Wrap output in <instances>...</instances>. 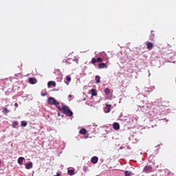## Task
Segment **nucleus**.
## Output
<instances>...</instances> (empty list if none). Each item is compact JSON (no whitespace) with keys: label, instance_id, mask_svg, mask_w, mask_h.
<instances>
[{"label":"nucleus","instance_id":"a878e982","mask_svg":"<svg viewBox=\"0 0 176 176\" xmlns=\"http://www.w3.org/2000/svg\"><path fill=\"white\" fill-rule=\"evenodd\" d=\"M66 79H67V82H71V76H67L66 77Z\"/></svg>","mask_w":176,"mask_h":176},{"label":"nucleus","instance_id":"2eb2a0df","mask_svg":"<svg viewBox=\"0 0 176 176\" xmlns=\"http://www.w3.org/2000/svg\"><path fill=\"white\" fill-rule=\"evenodd\" d=\"M67 174L69 175H75V170L74 169H70L67 170Z\"/></svg>","mask_w":176,"mask_h":176},{"label":"nucleus","instance_id":"f3484780","mask_svg":"<svg viewBox=\"0 0 176 176\" xmlns=\"http://www.w3.org/2000/svg\"><path fill=\"white\" fill-rule=\"evenodd\" d=\"M54 105H56L59 111H63V107H60V103L58 102H56Z\"/></svg>","mask_w":176,"mask_h":176},{"label":"nucleus","instance_id":"bb28decb","mask_svg":"<svg viewBox=\"0 0 176 176\" xmlns=\"http://www.w3.org/2000/svg\"><path fill=\"white\" fill-rule=\"evenodd\" d=\"M41 96H42L43 97H45V96H47V92L41 93Z\"/></svg>","mask_w":176,"mask_h":176},{"label":"nucleus","instance_id":"4468645a","mask_svg":"<svg viewBox=\"0 0 176 176\" xmlns=\"http://www.w3.org/2000/svg\"><path fill=\"white\" fill-rule=\"evenodd\" d=\"M48 87H50V86H54V87H56V82L54 81H50L47 83Z\"/></svg>","mask_w":176,"mask_h":176},{"label":"nucleus","instance_id":"0eeeda50","mask_svg":"<svg viewBox=\"0 0 176 176\" xmlns=\"http://www.w3.org/2000/svg\"><path fill=\"white\" fill-rule=\"evenodd\" d=\"M146 48L148 50H151V49H153V43H152L151 42H147Z\"/></svg>","mask_w":176,"mask_h":176},{"label":"nucleus","instance_id":"39448f33","mask_svg":"<svg viewBox=\"0 0 176 176\" xmlns=\"http://www.w3.org/2000/svg\"><path fill=\"white\" fill-rule=\"evenodd\" d=\"M28 80L30 85H35L38 82V80L35 78H30Z\"/></svg>","mask_w":176,"mask_h":176},{"label":"nucleus","instance_id":"dca6fc26","mask_svg":"<svg viewBox=\"0 0 176 176\" xmlns=\"http://www.w3.org/2000/svg\"><path fill=\"white\" fill-rule=\"evenodd\" d=\"M104 94L106 96H109V94H111V89L109 88H106L104 89Z\"/></svg>","mask_w":176,"mask_h":176},{"label":"nucleus","instance_id":"9b49d317","mask_svg":"<svg viewBox=\"0 0 176 176\" xmlns=\"http://www.w3.org/2000/svg\"><path fill=\"white\" fill-rule=\"evenodd\" d=\"M79 134H82V135H86V134H87V131L86 130V129L82 128L80 130Z\"/></svg>","mask_w":176,"mask_h":176},{"label":"nucleus","instance_id":"9d476101","mask_svg":"<svg viewBox=\"0 0 176 176\" xmlns=\"http://www.w3.org/2000/svg\"><path fill=\"white\" fill-rule=\"evenodd\" d=\"M111 104H107L105 107L104 112H106V113H109V112H111Z\"/></svg>","mask_w":176,"mask_h":176},{"label":"nucleus","instance_id":"b1692460","mask_svg":"<svg viewBox=\"0 0 176 176\" xmlns=\"http://www.w3.org/2000/svg\"><path fill=\"white\" fill-rule=\"evenodd\" d=\"M91 63V64H96V63H97V59L95 58H92Z\"/></svg>","mask_w":176,"mask_h":176},{"label":"nucleus","instance_id":"20e7f679","mask_svg":"<svg viewBox=\"0 0 176 176\" xmlns=\"http://www.w3.org/2000/svg\"><path fill=\"white\" fill-rule=\"evenodd\" d=\"M98 68H99V69H102L104 68H108V65H107V63H99L98 65Z\"/></svg>","mask_w":176,"mask_h":176},{"label":"nucleus","instance_id":"6ab92c4d","mask_svg":"<svg viewBox=\"0 0 176 176\" xmlns=\"http://www.w3.org/2000/svg\"><path fill=\"white\" fill-rule=\"evenodd\" d=\"M153 32H155V31H151V34L149 36L151 41H153L155 39V34H153Z\"/></svg>","mask_w":176,"mask_h":176},{"label":"nucleus","instance_id":"cd10ccee","mask_svg":"<svg viewBox=\"0 0 176 176\" xmlns=\"http://www.w3.org/2000/svg\"><path fill=\"white\" fill-rule=\"evenodd\" d=\"M14 107H15L16 108H18V107H19V104L14 103Z\"/></svg>","mask_w":176,"mask_h":176},{"label":"nucleus","instance_id":"f03ea898","mask_svg":"<svg viewBox=\"0 0 176 176\" xmlns=\"http://www.w3.org/2000/svg\"><path fill=\"white\" fill-rule=\"evenodd\" d=\"M57 102V100L53 97H50L47 100V104L50 105H54Z\"/></svg>","mask_w":176,"mask_h":176},{"label":"nucleus","instance_id":"c85d7f7f","mask_svg":"<svg viewBox=\"0 0 176 176\" xmlns=\"http://www.w3.org/2000/svg\"><path fill=\"white\" fill-rule=\"evenodd\" d=\"M69 98H72V95H69Z\"/></svg>","mask_w":176,"mask_h":176},{"label":"nucleus","instance_id":"1a4fd4ad","mask_svg":"<svg viewBox=\"0 0 176 176\" xmlns=\"http://www.w3.org/2000/svg\"><path fill=\"white\" fill-rule=\"evenodd\" d=\"M91 162L93 163V164H96L98 162V157L96 156L93 157L91 159Z\"/></svg>","mask_w":176,"mask_h":176},{"label":"nucleus","instance_id":"f257e3e1","mask_svg":"<svg viewBox=\"0 0 176 176\" xmlns=\"http://www.w3.org/2000/svg\"><path fill=\"white\" fill-rule=\"evenodd\" d=\"M62 112H63V113H65L66 116H69V117H71L72 116V115H74V113L72 112V111L69 109L68 106H63L62 107Z\"/></svg>","mask_w":176,"mask_h":176},{"label":"nucleus","instance_id":"393cba45","mask_svg":"<svg viewBox=\"0 0 176 176\" xmlns=\"http://www.w3.org/2000/svg\"><path fill=\"white\" fill-rule=\"evenodd\" d=\"M97 63H102V58L98 57L96 58Z\"/></svg>","mask_w":176,"mask_h":176},{"label":"nucleus","instance_id":"423d86ee","mask_svg":"<svg viewBox=\"0 0 176 176\" xmlns=\"http://www.w3.org/2000/svg\"><path fill=\"white\" fill-rule=\"evenodd\" d=\"M113 127L114 130H120V125H119V123L114 122L113 124Z\"/></svg>","mask_w":176,"mask_h":176},{"label":"nucleus","instance_id":"7ed1b4c3","mask_svg":"<svg viewBox=\"0 0 176 176\" xmlns=\"http://www.w3.org/2000/svg\"><path fill=\"white\" fill-rule=\"evenodd\" d=\"M152 170L153 168H152V166H146L144 168V171L145 173H152Z\"/></svg>","mask_w":176,"mask_h":176},{"label":"nucleus","instance_id":"ddd939ff","mask_svg":"<svg viewBox=\"0 0 176 176\" xmlns=\"http://www.w3.org/2000/svg\"><path fill=\"white\" fill-rule=\"evenodd\" d=\"M25 168L27 170H30V168H32V162H29L28 164H26Z\"/></svg>","mask_w":176,"mask_h":176},{"label":"nucleus","instance_id":"f8f14e48","mask_svg":"<svg viewBox=\"0 0 176 176\" xmlns=\"http://www.w3.org/2000/svg\"><path fill=\"white\" fill-rule=\"evenodd\" d=\"M91 94L92 97H94L96 96H97V91L94 89H92L90 90Z\"/></svg>","mask_w":176,"mask_h":176},{"label":"nucleus","instance_id":"412c9836","mask_svg":"<svg viewBox=\"0 0 176 176\" xmlns=\"http://www.w3.org/2000/svg\"><path fill=\"white\" fill-rule=\"evenodd\" d=\"M95 79L96 80V83H100L101 80H100V76H96Z\"/></svg>","mask_w":176,"mask_h":176},{"label":"nucleus","instance_id":"c756f323","mask_svg":"<svg viewBox=\"0 0 176 176\" xmlns=\"http://www.w3.org/2000/svg\"><path fill=\"white\" fill-rule=\"evenodd\" d=\"M67 85H68V83L66 82Z\"/></svg>","mask_w":176,"mask_h":176},{"label":"nucleus","instance_id":"aec40b11","mask_svg":"<svg viewBox=\"0 0 176 176\" xmlns=\"http://www.w3.org/2000/svg\"><path fill=\"white\" fill-rule=\"evenodd\" d=\"M17 126H19V122L14 121V122H13V124H12V127H13L14 129H16V127H17Z\"/></svg>","mask_w":176,"mask_h":176},{"label":"nucleus","instance_id":"4be33fe9","mask_svg":"<svg viewBox=\"0 0 176 176\" xmlns=\"http://www.w3.org/2000/svg\"><path fill=\"white\" fill-rule=\"evenodd\" d=\"M27 124H28L27 121H22L21 122V125L22 126V127H25Z\"/></svg>","mask_w":176,"mask_h":176},{"label":"nucleus","instance_id":"a211bd4d","mask_svg":"<svg viewBox=\"0 0 176 176\" xmlns=\"http://www.w3.org/2000/svg\"><path fill=\"white\" fill-rule=\"evenodd\" d=\"M23 162H24V157H20L18 159V163H19V164H23Z\"/></svg>","mask_w":176,"mask_h":176},{"label":"nucleus","instance_id":"6e6552de","mask_svg":"<svg viewBox=\"0 0 176 176\" xmlns=\"http://www.w3.org/2000/svg\"><path fill=\"white\" fill-rule=\"evenodd\" d=\"M10 112H11V111L8 109V108H6V107L3 108L2 113H3V115H8V113H9Z\"/></svg>","mask_w":176,"mask_h":176},{"label":"nucleus","instance_id":"5701e85b","mask_svg":"<svg viewBox=\"0 0 176 176\" xmlns=\"http://www.w3.org/2000/svg\"><path fill=\"white\" fill-rule=\"evenodd\" d=\"M124 174H125V176H131V172L129 170H126Z\"/></svg>","mask_w":176,"mask_h":176}]
</instances>
